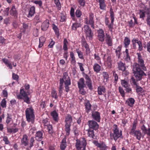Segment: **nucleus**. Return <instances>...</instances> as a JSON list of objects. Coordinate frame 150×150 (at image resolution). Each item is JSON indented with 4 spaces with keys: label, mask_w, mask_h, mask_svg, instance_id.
<instances>
[{
    "label": "nucleus",
    "mask_w": 150,
    "mask_h": 150,
    "mask_svg": "<svg viewBox=\"0 0 150 150\" xmlns=\"http://www.w3.org/2000/svg\"><path fill=\"white\" fill-rule=\"evenodd\" d=\"M81 27V25L80 23H73L71 26V29L73 30H76L77 28Z\"/></svg>",
    "instance_id": "obj_34"
},
{
    "label": "nucleus",
    "mask_w": 150,
    "mask_h": 150,
    "mask_svg": "<svg viewBox=\"0 0 150 150\" xmlns=\"http://www.w3.org/2000/svg\"><path fill=\"white\" fill-rule=\"evenodd\" d=\"M119 92L122 96L123 97H124L125 95V92L122 88V87H120L119 88Z\"/></svg>",
    "instance_id": "obj_54"
},
{
    "label": "nucleus",
    "mask_w": 150,
    "mask_h": 150,
    "mask_svg": "<svg viewBox=\"0 0 150 150\" xmlns=\"http://www.w3.org/2000/svg\"><path fill=\"white\" fill-rule=\"evenodd\" d=\"M140 18H144L145 16V12L143 10H140Z\"/></svg>",
    "instance_id": "obj_55"
},
{
    "label": "nucleus",
    "mask_w": 150,
    "mask_h": 150,
    "mask_svg": "<svg viewBox=\"0 0 150 150\" xmlns=\"http://www.w3.org/2000/svg\"><path fill=\"white\" fill-rule=\"evenodd\" d=\"M78 85L79 88H84L86 86L85 81L83 78H81L78 82Z\"/></svg>",
    "instance_id": "obj_20"
},
{
    "label": "nucleus",
    "mask_w": 150,
    "mask_h": 150,
    "mask_svg": "<svg viewBox=\"0 0 150 150\" xmlns=\"http://www.w3.org/2000/svg\"><path fill=\"white\" fill-rule=\"evenodd\" d=\"M76 51L78 54L79 58L81 59H83V54L81 51L79 50V49H76Z\"/></svg>",
    "instance_id": "obj_40"
},
{
    "label": "nucleus",
    "mask_w": 150,
    "mask_h": 150,
    "mask_svg": "<svg viewBox=\"0 0 150 150\" xmlns=\"http://www.w3.org/2000/svg\"><path fill=\"white\" fill-rule=\"evenodd\" d=\"M33 2L36 4H38L40 6H41L42 5V2L41 0L40 1H34Z\"/></svg>",
    "instance_id": "obj_61"
},
{
    "label": "nucleus",
    "mask_w": 150,
    "mask_h": 150,
    "mask_svg": "<svg viewBox=\"0 0 150 150\" xmlns=\"http://www.w3.org/2000/svg\"><path fill=\"white\" fill-rule=\"evenodd\" d=\"M112 61L111 59V56H108L106 61L105 62L106 66L109 68H111L112 66Z\"/></svg>",
    "instance_id": "obj_15"
},
{
    "label": "nucleus",
    "mask_w": 150,
    "mask_h": 150,
    "mask_svg": "<svg viewBox=\"0 0 150 150\" xmlns=\"http://www.w3.org/2000/svg\"><path fill=\"white\" fill-rule=\"evenodd\" d=\"M42 133L41 131L37 132L35 135L36 139L38 141H41L42 138Z\"/></svg>",
    "instance_id": "obj_23"
},
{
    "label": "nucleus",
    "mask_w": 150,
    "mask_h": 150,
    "mask_svg": "<svg viewBox=\"0 0 150 150\" xmlns=\"http://www.w3.org/2000/svg\"><path fill=\"white\" fill-rule=\"evenodd\" d=\"M121 49H119L118 50H116L115 51V52L116 54V56L118 57V58H120V56L121 54V53L120 52Z\"/></svg>",
    "instance_id": "obj_58"
},
{
    "label": "nucleus",
    "mask_w": 150,
    "mask_h": 150,
    "mask_svg": "<svg viewBox=\"0 0 150 150\" xmlns=\"http://www.w3.org/2000/svg\"><path fill=\"white\" fill-rule=\"evenodd\" d=\"M6 122L7 124H8L12 120V115L11 114L7 113L6 115Z\"/></svg>",
    "instance_id": "obj_36"
},
{
    "label": "nucleus",
    "mask_w": 150,
    "mask_h": 150,
    "mask_svg": "<svg viewBox=\"0 0 150 150\" xmlns=\"http://www.w3.org/2000/svg\"><path fill=\"white\" fill-rule=\"evenodd\" d=\"M131 135H134V136L136 137L137 139L138 140H140L142 137V133L139 130H136L135 132L133 133Z\"/></svg>",
    "instance_id": "obj_24"
},
{
    "label": "nucleus",
    "mask_w": 150,
    "mask_h": 150,
    "mask_svg": "<svg viewBox=\"0 0 150 150\" xmlns=\"http://www.w3.org/2000/svg\"><path fill=\"white\" fill-rule=\"evenodd\" d=\"M137 54L138 55V64H136L135 65L137 64H139V67L142 68L143 69L144 71H146V69L144 66V61L142 58L141 55L140 53H137Z\"/></svg>",
    "instance_id": "obj_9"
},
{
    "label": "nucleus",
    "mask_w": 150,
    "mask_h": 150,
    "mask_svg": "<svg viewBox=\"0 0 150 150\" xmlns=\"http://www.w3.org/2000/svg\"><path fill=\"white\" fill-rule=\"evenodd\" d=\"M135 102L134 100L132 98H129L126 101V102L128 105L130 106H132L134 104Z\"/></svg>",
    "instance_id": "obj_33"
},
{
    "label": "nucleus",
    "mask_w": 150,
    "mask_h": 150,
    "mask_svg": "<svg viewBox=\"0 0 150 150\" xmlns=\"http://www.w3.org/2000/svg\"><path fill=\"white\" fill-rule=\"evenodd\" d=\"M34 141V138L33 137L31 138L30 139V147L31 148L33 146V143Z\"/></svg>",
    "instance_id": "obj_63"
},
{
    "label": "nucleus",
    "mask_w": 150,
    "mask_h": 150,
    "mask_svg": "<svg viewBox=\"0 0 150 150\" xmlns=\"http://www.w3.org/2000/svg\"><path fill=\"white\" fill-rule=\"evenodd\" d=\"M103 81L105 82L107 81L109 75L106 72H103Z\"/></svg>",
    "instance_id": "obj_39"
},
{
    "label": "nucleus",
    "mask_w": 150,
    "mask_h": 150,
    "mask_svg": "<svg viewBox=\"0 0 150 150\" xmlns=\"http://www.w3.org/2000/svg\"><path fill=\"white\" fill-rule=\"evenodd\" d=\"M67 146L66 139L64 138L61 143L60 145V148L61 150H64Z\"/></svg>",
    "instance_id": "obj_27"
},
{
    "label": "nucleus",
    "mask_w": 150,
    "mask_h": 150,
    "mask_svg": "<svg viewBox=\"0 0 150 150\" xmlns=\"http://www.w3.org/2000/svg\"><path fill=\"white\" fill-rule=\"evenodd\" d=\"M35 13V7L34 6L31 7L29 9L28 17H31L33 16Z\"/></svg>",
    "instance_id": "obj_25"
},
{
    "label": "nucleus",
    "mask_w": 150,
    "mask_h": 150,
    "mask_svg": "<svg viewBox=\"0 0 150 150\" xmlns=\"http://www.w3.org/2000/svg\"><path fill=\"white\" fill-rule=\"evenodd\" d=\"M10 14L14 16H16L17 15V11L16 10L15 7L14 6H12L10 10Z\"/></svg>",
    "instance_id": "obj_31"
},
{
    "label": "nucleus",
    "mask_w": 150,
    "mask_h": 150,
    "mask_svg": "<svg viewBox=\"0 0 150 150\" xmlns=\"http://www.w3.org/2000/svg\"><path fill=\"white\" fill-rule=\"evenodd\" d=\"M28 93L27 91H25L23 88L21 89L20 90V94L23 96L24 101L28 104L30 103V100L28 96Z\"/></svg>",
    "instance_id": "obj_6"
},
{
    "label": "nucleus",
    "mask_w": 150,
    "mask_h": 150,
    "mask_svg": "<svg viewBox=\"0 0 150 150\" xmlns=\"http://www.w3.org/2000/svg\"><path fill=\"white\" fill-rule=\"evenodd\" d=\"M100 8L101 9H104L106 6V5L104 1L99 2Z\"/></svg>",
    "instance_id": "obj_48"
},
{
    "label": "nucleus",
    "mask_w": 150,
    "mask_h": 150,
    "mask_svg": "<svg viewBox=\"0 0 150 150\" xmlns=\"http://www.w3.org/2000/svg\"><path fill=\"white\" fill-rule=\"evenodd\" d=\"M51 95L53 98H54L55 99H57L58 98L57 92L54 90H53L52 91Z\"/></svg>",
    "instance_id": "obj_50"
},
{
    "label": "nucleus",
    "mask_w": 150,
    "mask_h": 150,
    "mask_svg": "<svg viewBox=\"0 0 150 150\" xmlns=\"http://www.w3.org/2000/svg\"><path fill=\"white\" fill-rule=\"evenodd\" d=\"M136 124L135 123H134L133 124V126L130 131L129 133L131 134H132L133 133L136 131L135 130L136 128Z\"/></svg>",
    "instance_id": "obj_46"
},
{
    "label": "nucleus",
    "mask_w": 150,
    "mask_h": 150,
    "mask_svg": "<svg viewBox=\"0 0 150 150\" xmlns=\"http://www.w3.org/2000/svg\"><path fill=\"white\" fill-rule=\"evenodd\" d=\"M113 133H111L110 134V138L113 139L115 141L119 138H122V131L120 130L117 126L115 124L113 126V128L112 129Z\"/></svg>",
    "instance_id": "obj_1"
},
{
    "label": "nucleus",
    "mask_w": 150,
    "mask_h": 150,
    "mask_svg": "<svg viewBox=\"0 0 150 150\" xmlns=\"http://www.w3.org/2000/svg\"><path fill=\"white\" fill-rule=\"evenodd\" d=\"M86 111L87 113H88L91 110V105L90 104L89 101L88 100L85 103Z\"/></svg>",
    "instance_id": "obj_26"
},
{
    "label": "nucleus",
    "mask_w": 150,
    "mask_h": 150,
    "mask_svg": "<svg viewBox=\"0 0 150 150\" xmlns=\"http://www.w3.org/2000/svg\"><path fill=\"white\" fill-rule=\"evenodd\" d=\"M98 38L99 40L101 42H103L104 40V33L103 30L102 29H100L98 31Z\"/></svg>",
    "instance_id": "obj_12"
},
{
    "label": "nucleus",
    "mask_w": 150,
    "mask_h": 150,
    "mask_svg": "<svg viewBox=\"0 0 150 150\" xmlns=\"http://www.w3.org/2000/svg\"><path fill=\"white\" fill-rule=\"evenodd\" d=\"M55 4H56L58 9L60 10L61 7V3L59 0H54Z\"/></svg>",
    "instance_id": "obj_47"
},
{
    "label": "nucleus",
    "mask_w": 150,
    "mask_h": 150,
    "mask_svg": "<svg viewBox=\"0 0 150 150\" xmlns=\"http://www.w3.org/2000/svg\"><path fill=\"white\" fill-rule=\"evenodd\" d=\"M118 68L119 70L124 71L125 70L126 67L125 64L121 61H120L117 63Z\"/></svg>",
    "instance_id": "obj_19"
},
{
    "label": "nucleus",
    "mask_w": 150,
    "mask_h": 150,
    "mask_svg": "<svg viewBox=\"0 0 150 150\" xmlns=\"http://www.w3.org/2000/svg\"><path fill=\"white\" fill-rule=\"evenodd\" d=\"M63 75L64 76L63 78L60 79V81L62 80H63V83L64 82V83H65L66 82H67L68 81H69L70 82L69 77L68 76L67 73H64Z\"/></svg>",
    "instance_id": "obj_28"
},
{
    "label": "nucleus",
    "mask_w": 150,
    "mask_h": 150,
    "mask_svg": "<svg viewBox=\"0 0 150 150\" xmlns=\"http://www.w3.org/2000/svg\"><path fill=\"white\" fill-rule=\"evenodd\" d=\"M110 16L111 19V23L110 24H108L107 25L109 30L111 32H112V30L113 26V22L114 20V13L112 9H110Z\"/></svg>",
    "instance_id": "obj_7"
},
{
    "label": "nucleus",
    "mask_w": 150,
    "mask_h": 150,
    "mask_svg": "<svg viewBox=\"0 0 150 150\" xmlns=\"http://www.w3.org/2000/svg\"><path fill=\"white\" fill-rule=\"evenodd\" d=\"M47 129L50 133H52V126L51 125H49L47 126Z\"/></svg>",
    "instance_id": "obj_62"
},
{
    "label": "nucleus",
    "mask_w": 150,
    "mask_h": 150,
    "mask_svg": "<svg viewBox=\"0 0 150 150\" xmlns=\"http://www.w3.org/2000/svg\"><path fill=\"white\" fill-rule=\"evenodd\" d=\"M34 20L36 23H37L41 21V20L38 15H36L35 17Z\"/></svg>",
    "instance_id": "obj_49"
},
{
    "label": "nucleus",
    "mask_w": 150,
    "mask_h": 150,
    "mask_svg": "<svg viewBox=\"0 0 150 150\" xmlns=\"http://www.w3.org/2000/svg\"><path fill=\"white\" fill-rule=\"evenodd\" d=\"M65 85V90L66 92H68L69 90V88L68 86H69L70 85L71 82H70L69 81H67V82L64 83Z\"/></svg>",
    "instance_id": "obj_44"
},
{
    "label": "nucleus",
    "mask_w": 150,
    "mask_h": 150,
    "mask_svg": "<svg viewBox=\"0 0 150 150\" xmlns=\"http://www.w3.org/2000/svg\"><path fill=\"white\" fill-rule=\"evenodd\" d=\"M147 50L150 53V42H148L146 45Z\"/></svg>",
    "instance_id": "obj_64"
},
{
    "label": "nucleus",
    "mask_w": 150,
    "mask_h": 150,
    "mask_svg": "<svg viewBox=\"0 0 150 150\" xmlns=\"http://www.w3.org/2000/svg\"><path fill=\"white\" fill-rule=\"evenodd\" d=\"M6 101L5 99L2 100L1 103V105L3 108H5L6 107Z\"/></svg>",
    "instance_id": "obj_52"
},
{
    "label": "nucleus",
    "mask_w": 150,
    "mask_h": 150,
    "mask_svg": "<svg viewBox=\"0 0 150 150\" xmlns=\"http://www.w3.org/2000/svg\"><path fill=\"white\" fill-rule=\"evenodd\" d=\"M89 20L88 21V18L85 19V23L86 24H89L91 27L93 28H94V22L93 20V14L92 13H90L89 16Z\"/></svg>",
    "instance_id": "obj_11"
},
{
    "label": "nucleus",
    "mask_w": 150,
    "mask_h": 150,
    "mask_svg": "<svg viewBox=\"0 0 150 150\" xmlns=\"http://www.w3.org/2000/svg\"><path fill=\"white\" fill-rule=\"evenodd\" d=\"M105 41L108 46H111L112 45V39L111 37L109 35L107 34H106Z\"/></svg>",
    "instance_id": "obj_21"
},
{
    "label": "nucleus",
    "mask_w": 150,
    "mask_h": 150,
    "mask_svg": "<svg viewBox=\"0 0 150 150\" xmlns=\"http://www.w3.org/2000/svg\"><path fill=\"white\" fill-rule=\"evenodd\" d=\"M27 120L33 123L34 120L35 115L33 109L32 107L27 108L25 111Z\"/></svg>",
    "instance_id": "obj_3"
},
{
    "label": "nucleus",
    "mask_w": 150,
    "mask_h": 150,
    "mask_svg": "<svg viewBox=\"0 0 150 150\" xmlns=\"http://www.w3.org/2000/svg\"><path fill=\"white\" fill-rule=\"evenodd\" d=\"M3 140L5 142V144H8L10 142L6 136H4L3 138Z\"/></svg>",
    "instance_id": "obj_57"
},
{
    "label": "nucleus",
    "mask_w": 150,
    "mask_h": 150,
    "mask_svg": "<svg viewBox=\"0 0 150 150\" xmlns=\"http://www.w3.org/2000/svg\"><path fill=\"white\" fill-rule=\"evenodd\" d=\"M53 120L55 121H57L58 120V114L55 111H53L51 113Z\"/></svg>",
    "instance_id": "obj_32"
},
{
    "label": "nucleus",
    "mask_w": 150,
    "mask_h": 150,
    "mask_svg": "<svg viewBox=\"0 0 150 150\" xmlns=\"http://www.w3.org/2000/svg\"><path fill=\"white\" fill-rule=\"evenodd\" d=\"M72 120V118L71 116L70 115H67L66 117L65 120L66 123L65 130L66 132V135L67 136H68L70 134V127Z\"/></svg>",
    "instance_id": "obj_4"
},
{
    "label": "nucleus",
    "mask_w": 150,
    "mask_h": 150,
    "mask_svg": "<svg viewBox=\"0 0 150 150\" xmlns=\"http://www.w3.org/2000/svg\"><path fill=\"white\" fill-rule=\"evenodd\" d=\"M9 8H6L4 11V15L8 16L9 14Z\"/></svg>",
    "instance_id": "obj_60"
},
{
    "label": "nucleus",
    "mask_w": 150,
    "mask_h": 150,
    "mask_svg": "<svg viewBox=\"0 0 150 150\" xmlns=\"http://www.w3.org/2000/svg\"><path fill=\"white\" fill-rule=\"evenodd\" d=\"M83 29L86 36L88 37L89 39L91 38L93 36V33L92 32L91 29L89 26L87 25H85L83 27Z\"/></svg>",
    "instance_id": "obj_8"
},
{
    "label": "nucleus",
    "mask_w": 150,
    "mask_h": 150,
    "mask_svg": "<svg viewBox=\"0 0 150 150\" xmlns=\"http://www.w3.org/2000/svg\"><path fill=\"white\" fill-rule=\"evenodd\" d=\"M86 145V141L84 138H82L80 140H76V146L78 150H82L81 149H85Z\"/></svg>",
    "instance_id": "obj_5"
},
{
    "label": "nucleus",
    "mask_w": 150,
    "mask_h": 150,
    "mask_svg": "<svg viewBox=\"0 0 150 150\" xmlns=\"http://www.w3.org/2000/svg\"><path fill=\"white\" fill-rule=\"evenodd\" d=\"M78 64H79V67L80 70L82 71H83L84 70V69L83 67V65L82 63L78 62Z\"/></svg>",
    "instance_id": "obj_59"
},
{
    "label": "nucleus",
    "mask_w": 150,
    "mask_h": 150,
    "mask_svg": "<svg viewBox=\"0 0 150 150\" xmlns=\"http://www.w3.org/2000/svg\"><path fill=\"white\" fill-rule=\"evenodd\" d=\"M75 15L78 18H79L82 15V13L79 10H77L76 12Z\"/></svg>",
    "instance_id": "obj_53"
},
{
    "label": "nucleus",
    "mask_w": 150,
    "mask_h": 150,
    "mask_svg": "<svg viewBox=\"0 0 150 150\" xmlns=\"http://www.w3.org/2000/svg\"><path fill=\"white\" fill-rule=\"evenodd\" d=\"M49 21L48 20L44 21L41 25V29L43 31L46 30L49 27Z\"/></svg>",
    "instance_id": "obj_16"
},
{
    "label": "nucleus",
    "mask_w": 150,
    "mask_h": 150,
    "mask_svg": "<svg viewBox=\"0 0 150 150\" xmlns=\"http://www.w3.org/2000/svg\"><path fill=\"white\" fill-rule=\"evenodd\" d=\"M133 71L137 81L140 80L143 75L146 76V74L141 70L139 64L133 66Z\"/></svg>",
    "instance_id": "obj_2"
},
{
    "label": "nucleus",
    "mask_w": 150,
    "mask_h": 150,
    "mask_svg": "<svg viewBox=\"0 0 150 150\" xmlns=\"http://www.w3.org/2000/svg\"><path fill=\"white\" fill-rule=\"evenodd\" d=\"M121 84L122 86L125 88L127 87L128 86H130V85L129 84L128 82L125 80H121Z\"/></svg>",
    "instance_id": "obj_42"
},
{
    "label": "nucleus",
    "mask_w": 150,
    "mask_h": 150,
    "mask_svg": "<svg viewBox=\"0 0 150 150\" xmlns=\"http://www.w3.org/2000/svg\"><path fill=\"white\" fill-rule=\"evenodd\" d=\"M140 41L139 40L138 38H133L132 40V42L133 45V47L135 48H136V43L138 44Z\"/></svg>",
    "instance_id": "obj_41"
},
{
    "label": "nucleus",
    "mask_w": 150,
    "mask_h": 150,
    "mask_svg": "<svg viewBox=\"0 0 150 150\" xmlns=\"http://www.w3.org/2000/svg\"><path fill=\"white\" fill-rule=\"evenodd\" d=\"M94 143L96 146L100 148V150H106L107 147L104 143H99L97 142L96 141L94 142Z\"/></svg>",
    "instance_id": "obj_14"
},
{
    "label": "nucleus",
    "mask_w": 150,
    "mask_h": 150,
    "mask_svg": "<svg viewBox=\"0 0 150 150\" xmlns=\"http://www.w3.org/2000/svg\"><path fill=\"white\" fill-rule=\"evenodd\" d=\"M124 53V59L127 62H129L130 61V57L129 56L128 50L127 49H126L125 52Z\"/></svg>",
    "instance_id": "obj_22"
},
{
    "label": "nucleus",
    "mask_w": 150,
    "mask_h": 150,
    "mask_svg": "<svg viewBox=\"0 0 150 150\" xmlns=\"http://www.w3.org/2000/svg\"><path fill=\"white\" fill-rule=\"evenodd\" d=\"M105 92V87L103 86H100L98 88V93L99 95H103Z\"/></svg>",
    "instance_id": "obj_17"
},
{
    "label": "nucleus",
    "mask_w": 150,
    "mask_h": 150,
    "mask_svg": "<svg viewBox=\"0 0 150 150\" xmlns=\"http://www.w3.org/2000/svg\"><path fill=\"white\" fill-rule=\"evenodd\" d=\"M93 68L94 71L97 73L100 70V66L97 63L95 64L93 66Z\"/></svg>",
    "instance_id": "obj_35"
},
{
    "label": "nucleus",
    "mask_w": 150,
    "mask_h": 150,
    "mask_svg": "<svg viewBox=\"0 0 150 150\" xmlns=\"http://www.w3.org/2000/svg\"><path fill=\"white\" fill-rule=\"evenodd\" d=\"M88 125L89 129H93L95 130L97 129L99 127V125L96 122L93 120H89L88 122Z\"/></svg>",
    "instance_id": "obj_10"
},
{
    "label": "nucleus",
    "mask_w": 150,
    "mask_h": 150,
    "mask_svg": "<svg viewBox=\"0 0 150 150\" xmlns=\"http://www.w3.org/2000/svg\"><path fill=\"white\" fill-rule=\"evenodd\" d=\"M130 40L129 38L127 37H125L124 40L123 42L125 47L127 48L130 43Z\"/></svg>",
    "instance_id": "obj_30"
},
{
    "label": "nucleus",
    "mask_w": 150,
    "mask_h": 150,
    "mask_svg": "<svg viewBox=\"0 0 150 150\" xmlns=\"http://www.w3.org/2000/svg\"><path fill=\"white\" fill-rule=\"evenodd\" d=\"M93 118L98 122H100V113L98 112H93L92 114Z\"/></svg>",
    "instance_id": "obj_13"
},
{
    "label": "nucleus",
    "mask_w": 150,
    "mask_h": 150,
    "mask_svg": "<svg viewBox=\"0 0 150 150\" xmlns=\"http://www.w3.org/2000/svg\"><path fill=\"white\" fill-rule=\"evenodd\" d=\"M63 43L64 45L63 47V49L64 50L66 51L67 50V45L68 43V42L66 38L64 39Z\"/></svg>",
    "instance_id": "obj_45"
},
{
    "label": "nucleus",
    "mask_w": 150,
    "mask_h": 150,
    "mask_svg": "<svg viewBox=\"0 0 150 150\" xmlns=\"http://www.w3.org/2000/svg\"><path fill=\"white\" fill-rule=\"evenodd\" d=\"M53 29L55 33V34L57 36H59V32L57 26H56L54 24L53 25Z\"/></svg>",
    "instance_id": "obj_43"
},
{
    "label": "nucleus",
    "mask_w": 150,
    "mask_h": 150,
    "mask_svg": "<svg viewBox=\"0 0 150 150\" xmlns=\"http://www.w3.org/2000/svg\"><path fill=\"white\" fill-rule=\"evenodd\" d=\"M139 46L138 50L139 51H141L143 49V46L142 44V42L141 41H140L137 44Z\"/></svg>",
    "instance_id": "obj_56"
},
{
    "label": "nucleus",
    "mask_w": 150,
    "mask_h": 150,
    "mask_svg": "<svg viewBox=\"0 0 150 150\" xmlns=\"http://www.w3.org/2000/svg\"><path fill=\"white\" fill-rule=\"evenodd\" d=\"M63 83V80H62L60 82V85L59 88V95L60 96L62 93L63 90L64 89Z\"/></svg>",
    "instance_id": "obj_29"
},
{
    "label": "nucleus",
    "mask_w": 150,
    "mask_h": 150,
    "mask_svg": "<svg viewBox=\"0 0 150 150\" xmlns=\"http://www.w3.org/2000/svg\"><path fill=\"white\" fill-rule=\"evenodd\" d=\"M87 131H88V136L92 138H93L94 136V134L93 131V130H91L90 129L87 130Z\"/></svg>",
    "instance_id": "obj_37"
},
{
    "label": "nucleus",
    "mask_w": 150,
    "mask_h": 150,
    "mask_svg": "<svg viewBox=\"0 0 150 150\" xmlns=\"http://www.w3.org/2000/svg\"><path fill=\"white\" fill-rule=\"evenodd\" d=\"M21 142L22 145L25 146L28 145V136L27 135L25 134L23 135Z\"/></svg>",
    "instance_id": "obj_18"
},
{
    "label": "nucleus",
    "mask_w": 150,
    "mask_h": 150,
    "mask_svg": "<svg viewBox=\"0 0 150 150\" xmlns=\"http://www.w3.org/2000/svg\"><path fill=\"white\" fill-rule=\"evenodd\" d=\"M86 83L89 89H92L91 81V80L86 81Z\"/></svg>",
    "instance_id": "obj_51"
},
{
    "label": "nucleus",
    "mask_w": 150,
    "mask_h": 150,
    "mask_svg": "<svg viewBox=\"0 0 150 150\" xmlns=\"http://www.w3.org/2000/svg\"><path fill=\"white\" fill-rule=\"evenodd\" d=\"M70 56L71 58V62L72 64H75L76 60L75 57L74 56V54L72 52H71L70 53Z\"/></svg>",
    "instance_id": "obj_38"
}]
</instances>
